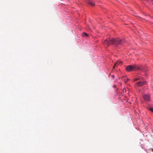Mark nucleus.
<instances>
[{
  "label": "nucleus",
  "instance_id": "f257e3e1",
  "mask_svg": "<svg viewBox=\"0 0 153 153\" xmlns=\"http://www.w3.org/2000/svg\"><path fill=\"white\" fill-rule=\"evenodd\" d=\"M125 42V41L124 39H122L119 38H108L103 42V43L104 46L107 47L110 44L113 45L115 46H117L119 45H122Z\"/></svg>",
  "mask_w": 153,
  "mask_h": 153
},
{
  "label": "nucleus",
  "instance_id": "f03ea898",
  "mask_svg": "<svg viewBox=\"0 0 153 153\" xmlns=\"http://www.w3.org/2000/svg\"><path fill=\"white\" fill-rule=\"evenodd\" d=\"M146 83V81H139L136 82V84L139 86H142L144 85H145Z\"/></svg>",
  "mask_w": 153,
  "mask_h": 153
},
{
  "label": "nucleus",
  "instance_id": "7ed1b4c3",
  "mask_svg": "<svg viewBox=\"0 0 153 153\" xmlns=\"http://www.w3.org/2000/svg\"><path fill=\"white\" fill-rule=\"evenodd\" d=\"M133 68L132 65H130L126 67V70L128 72H130L132 71H133Z\"/></svg>",
  "mask_w": 153,
  "mask_h": 153
},
{
  "label": "nucleus",
  "instance_id": "20e7f679",
  "mask_svg": "<svg viewBox=\"0 0 153 153\" xmlns=\"http://www.w3.org/2000/svg\"><path fill=\"white\" fill-rule=\"evenodd\" d=\"M123 64V62L122 61H117L114 64V66L113 67V68H114L115 66H117V65H122Z\"/></svg>",
  "mask_w": 153,
  "mask_h": 153
},
{
  "label": "nucleus",
  "instance_id": "39448f33",
  "mask_svg": "<svg viewBox=\"0 0 153 153\" xmlns=\"http://www.w3.org/2000/svg\"><path fill=\"white\" fill-rule=\"evenodd\" d=\"M144 100L147 101H149L150 100V96L149 95H145L143 96Z\"/></svg>",
  "mask_w": 153,
  "mask_h": 153
},
{
  "label": "nucleus",
  "instance_id": "423d86ee",
  "mask_svg": "<svg viewBox=\"0 0 153 153\" xmlns=\"http://www.w3.org/2000/svg\"><path fill=\"white\" fill-rule=\"evenodd\" d=\"M133 66V71H135L136 70H139L140 69L139 67L137 66V65H134Z\"/></svg>",
  "mask_w": 153,
  "mask_h": 153
},
{
  "label": "nucleus",
  "instance_id": "0eeeda50",
  "mask_svg": "<svg viewBox=\"0 0 153 153\" xmlns=\"http://www.w3.org/2000/svg\"><path fill=\"white\" fill-rule=\"evenodd\" d=\"M87 2L89 4L91 5L92 6H93L95 5L92 0H88Z\"/></svg>",
  "mask_w": 153,
  "mask_h": 153
},
{
  "label": "nucleus",
  "instance_id": "6e6552de",
  "mask_svg": "<svg viewBox=\"0 0 153 153\" xmlns=\"http://www.w3.org/2000/svg\"><path fill=\"white\" fill-rule=\"evenodd\" d=\"M82 36H86V37H88V34L86 33H83L82 34Z\"/></svg>",
  "mask_w": 153,
  "mask_h": 153
},
{
  "label": "nucleus",
  "instance_id": "1a4fd4ad",
  "mask_svg": "<svg viewBox=\"0 0 153 153\" xmlns=\"http://www.w3.org/2000/svg\"><path fill=\"white\" fill-rule=\"evenodd\" d=\"M149 110H150V111H151L152 112H153V107H151V108H149Z\"/></svg>",
  "mask_w": 153,
  "mask_h": 153
},
{
  "label": "nucleus",
  "instance_id": "9d476101",
  "mask_svg": "<svg viewBox=\"0 0 153 153\" xmlns=\"http://www.w3.org/2000/svg\"><path fill=\"white\" fill-rule=\"evenodd\" d=\"M139 79H140L139 78H135L134 79V80L135 81H136L139 80Z\"/></svg>",
  "mask_w": 153,
  "mask_h": 153
},
{
  "label": "nucleus",
  "instance_id": "9b49d317",
  "mask_svg": "<svg viewBox=\"0 0 153 153\" xmlns=\"http://www.w3.org/2000/svg\"><path fill=\"white\" fill-rule=\"evenodd\" d=\"M128 80H129V79H128V78H127V79L126 81H125V82H127V81H128Z\"/></svg>",
  "mask_w": 153,
  "mask_h": 153
}]
</instances>
